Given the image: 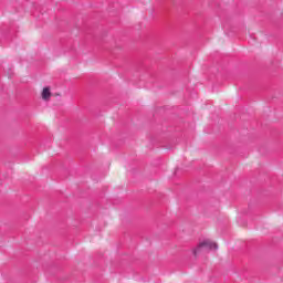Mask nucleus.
<instances>
[{"label": "nucleus", "mask_w": 283, "mask_h": 283, "mask_svg": "<svg viewBox=\"0 0 283 283\" xmlns=\"http://www.w3.org/2000/svg\"><path fill=\"white\" fill-rule=\"evenodd\" d=\"M41 97L43 101H50V98H52V91L50 90V86L42 90Z\"/></svg>", "instance_id": "nucleus-2"}, {"label": "nucleus", "mask_w": 283, "mask_h": 283, "mask_svg": "<svg viewBox=\"0 0 283 283\" xmlns=\"http://www.w3.org/2000/svg\"><path fill=\"white\" fill-rule=\"evenodd\" d=\"M217 249L218 243L211 240H203L197 245V248L192 249V255H195V258H198V255H200V253H205V251H217Z\"/></svg>", "instance_id": "nucleus-1"}]
</instances>
